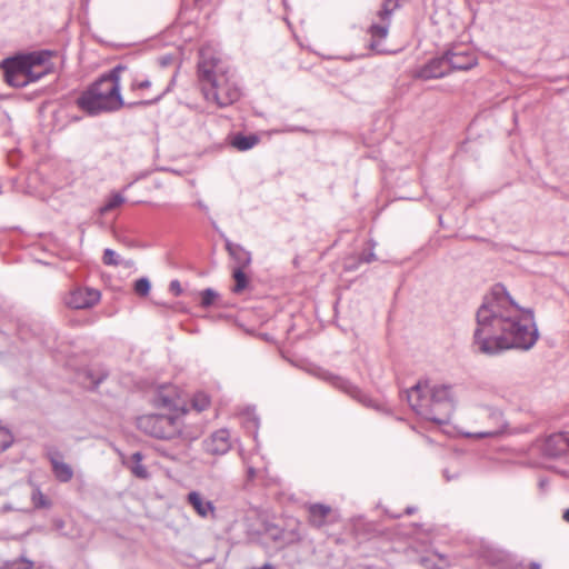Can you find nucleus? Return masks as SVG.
Here are the masks:
<instances>
[{
  "label": "nucleus",
  "mask_w": 569,
  "mask_h": 569,
  "mask_svg": "<svg viewBox=\"0 0 569 569\" xmlns=\"http://www.w3.org/2000/svg\"><path fill=\"white\" fill-rule=\"evenodd\" d=\"M475 345L486 355L510 348L531 349L539 338L530 309L519 307L506 288L496 284L477 311Z\"/></svg>",
  "instance_id": "1"
},
{
  "label": "nucleus",
  "mask_w": 569,
  "mask_h": 569,
  "mask_svg": "<svg viewBox=\"0 0 569 569\" xmlns=\"http://www.w3.org/2000/svg\"><path fill=\"white\" fill-rule=\"evenodd\" d=\"M410 407L423 419L446 423L455 410L457 397L449 385L419 381L407 392Z\"/></svg>",
  "instance_id": "2"
},
{
  "label": "nucleus",
  "mask_w": 569,
  "mask_h": 569,
  "mask_svg": "<svg viewBox=\"0 0 569 569\" xmlns=\"http://www.w3.org/2000/svg\"><path fill=\"white\" fill-rule=\"evenodd\" d=\"M198 69L207 100H213L219 107H227L239 99V88L219 59L201 50Z\"/></svg>",
  "instance_id": "3"
},
{
  "label": "nucleus",
  "mask_w": 569,
  "mask_h": 569,
  "mask_svg": "<svg viewBox=\"0 0 569 569\" xmlns=\"http://www.w3.org/2000/svg\"><path fill=\"white\" fill-rule=\"evenodd\" d=\"M126 68L117 66L101 76L77 100L79 108L89 114L117 111L124 106L120 94V74Z\"/></svg>",
  "instance_id": "4"
},
{
  "label": "nucleus",
  "mask_w": 569,
  "mask_h": 569,
  "mask_svg": "<svg viewBox=\"0 0 569 569\" xmlns=\"http://www.w3.org/2000/svg\"><path fill=\"white\" fill-rule=\"evenodd\" d=\"M51 53L47 51L31 52L8 58L2 61L4 79L8 84L22 88L40 80L49 72L48 62Z\"/></svg>",
  "instance_id": "5"
},
{
  "label": "nucleus",
  "mask_w": 569,
  "mask_h": 569,
  "mask_svg": "<svg viewBox=\"0 0 569 569\" xmlns=\"http://www.w3.org/2000/svg\"><path fill=\"white\" fill-rule=\"evenodd\" d=\"M137 426L144 433L159 439H171L181 430L178 415H144L138 418Z\"/></svg>",
  "instance_id": "6"
},
{
  "label": "nucleus",
  "mask_w": 569,
  "mask_h": 569,
  "mask_svg": "<svg viewBox=\"0 0 569 569\" xmlns=\"http://www.w3.org/2000/svg\"><path fill=\"white\" fill-rule=\"evenodd\" d=\"M397 7L392 0H386L383 2L382 9L378 12V17L380 19L379 23H372L369 28V34L371 37L370 49L378 52L385 53L387 50L382 47L381 41L387 38L389 32V18Z\"/></svg>",
  "instance_id": "7"
},
{
  "label": "nucleus",
  "mask_w": 569,
  "mask_h": 569,
  "mask_svg": "<svg viewBox=\"0 0 569 569\" xmlns=\"http://www.w3.org/2000/svg\"><path fill=\"white\" fill-rule=\"evenodd\" d=\"M477 416L483 420L482 425L485 426V429L476 432H467V437L493 438L503 431L505 420L500 410L483 407L477 411Z\"/></svg>",
  "instance_id": "8"
},
{
  "label": "nucleus",
  "mask_w": 569,
  "mask_h": 569,
  "mask_svg": "<svg viewBox=\"0 0 569 569\" xmlns=\"http://www.w3.org/2000/svg\"><path fill=\"white\" fill-rule=\"evenodd\" d=\"M322 379L330 382L333 387L343 391L345 393H347L361 405L366 407L377 408L375 401L368 395L361 391L357 386L351 383L349 380L339 376H335L330 372H325L322 375Z\"/></svg>",
  "instance_id": "9"
},
{
  "label": "nucleus",
  "mask_w": 569,
  "mask_h": 569,
  "mask_svg": "<svg viewBox=\"0 0 569 569\" xmlns=\"http://www.w3.org/2000/svg\"><path fill=\"white\" fill-rule=\"evenodd\" d=\"M449 72L455 70H469L476 66V57L465 47L455 46L446 51Z\"/></svg>",
  "instance_id": "10"
},
{
  "label": "nucleus",
  "mask_w": 569,
  "mask_h": 569,
  "mask_svg": "<svg viewBox=\"0 0 569 569\" xmlns=\"http://www.w3.org/2000/svg\"><path fill=\"white\" fill-rule=\"evenodd\" d=\"M100 300V292L92 288H76L67 298V305L73 309L93 307Z\"/></svg>",
  "instance_id": "11"
},
{
  "label": "nucleus",
  "mask_w": 569,
  "mask_h": 569,
  "mask_svg": "<svg viewBox=\"0 0 569 569\" xmlns=\"http://www.w3.org/2000/svg\"><path fill=\"white\" fill-rule=\"evenodd\" d=\"M187 503L202 519H216V506L200 491L192 490L186 497Z\"/></svg>",
  "instance_id": "12"
},
{
  "label": "nucleus",
  "mask_w": 569,
  "mask_h": 569,
  "mask_svg": "<svg viewBox=\"0 0 569 569\" xmlns=\"http://www.w3.org/2000/svg\"><path fill=\"white\" fill-rule=\"evenodd\" d=\"M449 73V67L447 64L446 56L437 57L431 59L428 63L422 66L416 71V77L419 79H437L445 77Z\"/></svg>",
  "instance_id": "13"
},
{
  "label": "nucleus",
  "mask_w": 569,
  "mask_h": 569,
  "mask_svg": "<svg viewBox=\"0 0 569 569\" xmlns=\"http://www.w3.org/2000/svg\"><path fill=\"white\" fill-rule=\"evenodd\" d=\"M206 451L211 455H224L231 448L230 433L227 429H220L213 432L204 441Z\"/></svg>",
  "instance_id": "14"
},
{
  "label": "nucleus",
  "mask_w": 569,
  "mask_h": 569,
  "mask_svg": "<svg viewBox=\"0 0 569 569\" xmlns=\"http://www.w3.org/2000/svg\"><path fill=\"white\" fill-rule=\"evenodd\" d=\"M569 449V433L560 432L549 436L543 446L542 451L548 457H559Z\"/></svg>",
  "instance_id": "15"
},
{
  "label": "nucleus",
  "mask_w": 569,
  "mask_h": 569,
  "mask_svg": "<svg viewBox=\"0 0 569 569\" xmlns=\"http://www.w3.org/2000/svg\"><path fill=\"white\" fill-rule=\"evenodd\" d=\"M48 458L56 479L60 482H69L73 477V470L71 466L62 460L61 453L57 450H52L48 452Z\"/></svg>",
  "instance_id": "16"
},
{
  "label": "nucleus",
  "mask_w": 569,
  "mask_h": 569,
  "mask_svg": "<svg viewBox=\"0 0 569 569\" xmlns=\"http://www.w3.org/2000/svg\"><path fill=\"white\" fill-rule=\"evenodd\" d=\"M331 508L321 503H312L308 507L309 523L312 527L320 528L326 525V519L329 516Z\"/></svg>",
  "instance_id": "17"
},
{
  "label": "nucleus",
  "mask_w": 569,
  "mask_h": 569,
  "mask_svg": "<svg viewBox=\"0 0 569 569\" xmlns=\"http://www.w3.org/2000/svg\"><path fill=\"white\" fill-rule=\"evenodd\" d=\"M227 249L237 263V268L243 269L251 262V253L239 244H227Z\"/></svg>",
  "instance_id": "18"
},
{
  "label": "nucleus",
  "mask_w": 569,
  "mask_h": 569,
  "mask_svg": "<svg viewBox=\"0 0 569 569\" xmlns=\"http://www.w3.org/2000/svg\"><path fill=\"white\" fill-rule=\"evenodd\" d=\"M142 455L141 452H134L130 457V461L127 467L130 469L132 475L139 479H148L149 472L147 468L141 463Z\"/></svg>",
  "instance_id": "19"
},
{
  "label": "nucleus",
  "mask_w": 569,
  "mask_h": 569,
  "mask_svg": "<svg viewBox=\"0 0 569 569\" xmlns=\"http://www.w3.org/2000/svg\"><path fill=\"white\" fill-rule=\"evenodd\" d=\"M258 142L259 138L254 134H237L232 140V146L240 151H247L253 148Z\"/></svg>",
  "instance_id": "20"
},
{
  "label": "nucleus",
  "mask_w": 569,
  "mask_h": 569,
  "mask_svg": "<svg viewBox=\"0 0 569 569\" xmlns=\"http://www.w3.org/2000/svg\"><path fill=\"white\" fill-rule=\"evenodd\" d=\"M420 563L428 569H442L448 566L446 557L440 553L421 557Z\"/></svg>",
  "instance_id": "21"
},
{
  "label": "nucleus",
  "mask_w": 569,
  "mask_h": 569,
  "mask_svg": "<svg viewBox=\"0 0 569 569\" xmlns=\"http://www.w3.org/2000/svg\"><path fill=\"white\" fill-rule=\"evenodd\" d=\"M31 501L37 509H48L51 507V500L42 493L39 487L33 488Z\"/></svg>",
  "instance_id": "22"
},
{
  "label": "nucleus",
  "mask_w": 569,
  "mask_h": 569,
  "mask_svg": "<svg viewBox=\"0 0 569 569\" xmlns=\"http://www.w3.org/2000/svg\"><path fill=\"white\" fill-rule=\"evenodd\" d=\"M234 287L233 292L239 293L243 291L248 284V278L240 268L233 270Z\"/></svg>",
  "instance_id": "23"
},
{
  "label": "nucleus",
  "mask_w": 569,
  "mask_h": 569,
  "mask_svg": "<svg viewBox=\"0 0 569 569\" xmlns=\"http://www.w3.org/2000/svg\"><path fill=\"white\" fill-rule=\"evenodd\" d=\"M126 201L124 197L121 196L120 193H114L107 202L103 207H101L100 209V213L101 214H104L116 208H118L119 206H121L123 202Z\"/></svg>",
  "instance_id": "24"
},
{
  "label": "nucleus",
  "mask_w": 569,
  "mask_h": 569,
  "mask_svg": "<svg viewBox=\"0 0 569 569\" xmlns=\"http://www.w3.org/2000/svg\"><path fill=\"white\" fill-rule=\"evenodd\" d=\"M191 403L194 410L201 412L208 408L210 400L204 392H198L193 396Z\"/></svg>",
  "instance_id": "25"
},
{
  "label": "nucleus",
  "mask_w": 569,
  "mask_h": 569,
  "mask_svg": "<svg viewBox=\"0 0 569 569\" xmlns=\"http://www.w3.org/2000/svg\"><path fill=\"white\" fill-rule=\"evenodd\" d=\"M200 295H201V306L203 308H208V307L212 306L219 296L218 292L211 288L204 289L203 291H201Z\"/></svg>",
  "instance_id": "26"
},
{
  "label": "nucleus",
  "mask_w": 569,
  "mask_h": 569,
  "mask_svg": "<svg viewBox=\"0 0 569 569\" xmlns=\"http://www.w3.org/2000/svg\"><path fill=\"white\" fill-rule=\"evenodd\" d=\"M13 441L11 432L3 427H0V453L8 449Z\"/></svg>",
  "instance_id": "27"
},
{
  "label": "nucleus",
  "mask_w": 569,
  "mask_h": 569,
  "mask_svg": "<svg viewBox=\"0 0 569 569\" xmlns=\"http://www.w3.org/2000/svg\"><path fill=\"white\" fill-rule=\"evenodd\" d=\"M151 284L147 278H140L134 282V292L138 296L146 297L150 291Z\"/></svg>",
  "instance_id": "28"
},
{
  "label": "nucleus",
  "mask_w": 569,
  "mask_h": 569,
  "mask_svg": "<svg viewBox=\"0 0 569 569\" xmlns=\"http://www.w3.org/2000/svg\"><path fill=\"white\" fill-rule=\"evenodd\" d=\"M102 261L107 266H119L120 264L119 254L114 250L109 249V248L103 251Z\"/></svg>",
  "instance_id": "29"
},
{
  "label": "nucleus",
  "mask_w": 569,
  "mask_h": 569,
  "mask_svg": "<svg viewBox=\"0 0 569 569\" xmlns=\"http://www.w3.org/2000/svg\"><path fill=\"white\" fill-rule=\"evenodd\" d=\"M32 566H33L32 561H30L26 558H20L19 560L9 562L7 565V569H31Z\"/></svg>",
  "instance_id": "30"
},
{
  "label": "nucleus",
  "mask_w": 569,
  "mask_h": 569,
  "mask_svg": "<svg viewBox=\"0 0 569 569\" xmlns=\"http://www.w3.org/2000/svg\"><path fill=\"white\" fill-rule=\"evenodd\" d=\"M151 87V81L149 79H133V81L131 82L130 84V89L132 91H137V90H144V89H149Z\"/></svg>",
  "instance_id": "31"
},
{
  "label": "nucleus",
  "mask_w": 569,
  "mask_h": 569,
  "mask_svg": "<svg viewBox=\"0 0 569 569\" xmlns=\"http://www.w3.org/2000/svg\"><path fill=\"white\" fill-rule=\"evenodd\" d=\"M169 290L174 295V296H180L182 293V288H181V284L178 280H172L170 282V286H169Z\"/></svg>",
  "instance_id": "32"
},
{
  "label": "nucleus",
  "mask_w": 569,
  "mask_h": 569,
  "mask_svg": "<svg viewBox=\"0 0 569 569\" xmlns=\"http://www.w3.org/2000/svg\"><path fill=\"white\" fill-rule=\"evenodd\" d=\"M375 260H377V257H376L373 251L362 252V254L360 256V261L361 262L370 263V262H372Z\"/></svg>",
  "instance_id": "33"
},
{
  "label": "nucleus",
  "mask_w": 569,
  "mask_h": 569,
  "mask_svg": "<svg viewBox=\"0 0 569 569\" xmlns=\"http://www.w3.org/2000/svg\"><path fill=\"white\" fill-rule=\"evenodd\" d=\"M163 94H164V92L156 96L152 99H149V100H146V101H142V102H134V104H139V103H141V104H152V103H156V102H158L162 98ZM129 106L131 107V106H133V103H130Z\"/></svg>",
  "instance_id": "34"
},
{
  "label": "nucleus",
  "mask_w": 569,
  "mask_h": 569,
  "mask_svg": "<svg viewBox=\"0 0 569 569\" xmlns=\"http://www.w3.org/2000/svg\"><path fill=\"white\" fill-rule=\"evenodd\" d=\"M256 473H257V471H256V469L253 467H248V469H247V477H248L249 480L254 479Z\"/></svg>",
  "instance_id": "35"
},
{
  "label": "nucleus",
  "mask_w": 569,
  "mask_h": 569,
  "mask_svg": "<svg viewBox=\"0 0 569 569\" xmlns=\"http://www.w3.org/2000/svg\"><path fill=\"white\" fill-rule=\"evenodd\" d=\"M415 511H416V508H413V507H408V508H406V511H405V512H406L407 515H412Z\"/></svg>",
  "instance_id": "36"
},
{
  "label": "nucleus",
  "mask_w": 569,
  "mask_h": 569,
  "mask_svg": "<svg viewBox=\"0 0 569 569\" xmlns=\"http://www.w3.org/2000/svg\"><path fill=\"white\" fill-rule=\"evenodd\" d=\"M562 518L565 521L569 522V508L563 512Z\"/></svg>",
  "instance_id": "37"
},
{
  "label": "nucleus",
  "mask_w": 569,
  "mask_h": 569,
  "mask_svg": "<svg viewBox=\"0 0 569 569\" xmlns=\"http://www.w3.org/2000/svg\"><path fill=\"white\" fill-rule=\"evenodd\" d=\"M262 569H273V567L270 563H266Z\"/></svg>",
  "instance_id": "38"
},
{
  "label": "nucleus",
  "mask_w": 569,
  "mask_h": 569,
  "mask_svg": "<svg viewBox=\"0 0 569 569\" xmlns=\"http://www.w3.org/2000/svg\"><path fill=\"white\" fill-rule=\"evenodd\" d=\"M198 206H199L201 209H207V207H206L203 203H201V202H199V203H198Z\"/></svg>",
  "instance_id": "39"
},
{
  "label": "nucleus",
  "mask_w": 569,
  "mask_h": 569,
  "mask_svg": "<svg viewBox=\"0 0 569 569\" xmlns=\"http://www.w3.org/2000/svg\"><path fill=\"white\" fill-rule=\"evenodd\" d=\"M169 402H170V401H169L168 399H166V398L163 399V403H164L166 406H168V405H169Z\"/></svg>",
  "instance_id": "40"
},
{
  "label": "nucleus",
  "mask_w": 569,
  "mask_h": 569,
  "mask_svg": "<svg viewBox=\"0 0 569 569\" xmlns=\"http://www.w3.org/2000/svg\"><path fill=\"white\" fill-rule=\"evenodd\" d=\"M272 537H273L274 539H278V538H279L278 532H277V533H272Z\"/></svg>",
  "instance_id": "41"
},
{
  "label": "nucleus",
  "mask_w": 569,
  "mask_h": 569,
  "mask_svg": "<svg viewBox=\"0 0 569 569\" xmlns=\"http://www.w3.org/2000/svg\"><path fill=\"white\" fill-rule=\"evenodd\" d=\"M347 268H348V269H353V268H355V266L348 264V266H347Z\"/></svg>",
  "instance_id": "42"
}]
</instances>
